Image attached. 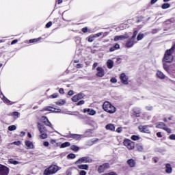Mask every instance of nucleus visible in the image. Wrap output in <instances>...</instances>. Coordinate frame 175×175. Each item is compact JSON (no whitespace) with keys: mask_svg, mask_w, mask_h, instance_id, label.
<instances>
[{"mask_svg":"<svg viewBox=\"0 0 175 175\" xmlns=\"http://www.w3.org/2000/svg\"><path fill=\"white\" fill-rule=\"evenodd\" d=\"M17 42H18V40H14L12 41L11 44H16V43H17Z\"/></svg>","mask_w":175,"mask_h":175,"instance_id":"61","label":"nucleus"},{"mask_svg":"<svg viewBox=\"0 0 175 175\" xmlns=\"http://www.w3.org/2000/svg\"><path fill=\"white\" fill-rule=\"evenodd\" d=\"M110 81H111V83H117V79L113 77L111 79Z\"/></svg>","mask_w":175,"mask_h":175,"instance_id":"51","label":"nucleus"},{"mask_svg":"<svg viewBox=\"0 0 175 175\" xmlns=\"http://www.w3.org/2000/svg\"><path fill=\"white\" fill-rule=\"evenodd\" d=\"M172 172H173V168H172V165L170 163L165 164V173L167 174H172Z\"/></svg>","mask_w":175,"mask_h":175,"instance_id":"17","label":"nucleus"},{"mask_svg":"<svg viewBox=\"0 0 175 175\" xmlns=\"http://www.w3.org/2000/svg\"><path fill=\"white\" fill-rule=\"evenodd\" d=\"M40 137L42 139H47V133H41Z\"/></svg>","mask_w":175,"mask_h":175,"instance_id":"41","label":"nucleus"},{"mask_svg":"<svg viewBox=\"0 0 175 175\" xmlns=\"http://www.w3.org/2000/svg\"><path fill=\"white\" fill-rule=\"evenodd\" d=\"M175 46H172L170 50H167L166 53H165L163 61L164 62L171 63L173 62V50H174Z\"/></svg>","mask_w":175,"mask_h":175,"instance_id":"1","label":"nucleus"},{"mask_svg":"<svg viewBox=\"0 0 175 175\" xmlns=\"http://www.w3.org/2000/svg\"><path fill=\"white\" fill-rule=\"evenodd\" d=\"M53 109V107H44L42 110V111H51L52 109Z\"/></svg>","mask_w":175,"mask_h":175,"instance_id":"38","label":"nucleus"},{"mask_svg":"<svg viewBox=\"0 0 175 175\" xmlns=\"http://www.w3.org/2000/svg\"><path fill=\"white\" fill-rule=\"evenodd\" d=\"M96 142H99V139L96 138L94 139H92L90 146H92V144H95V143H96Z\"/></svg>","mask_w":175,"mask_h":175,"instance_id":"44","label":"nucleus"},{"mask_svg":"<svg viewBox=\"0 0 175 175\" xmlns=\"http://www.w3.org/2000/svg\"><path fill=\"white\" fill-rule=\"evenodd\" d=\"M170 140H175V135L174 134H172L171 135H170Z\"/></svg>","mask_w":175,"mask_h":175,"instance_id":"52","label":"nucleus"},{"mask_svg":"<svg viewBox=\"0 0 175 175\" xmlns=\"http://www.w3.org/2000/svg\"><path fill=\"white\" fill-rule=\"evenodd\" d=\"M9 162H10V163H12V165H20L19 161H17L13 159H10Z\"/></svg>","mask_w":175,"mask_h":175,"instance_id":"26","label":"nucleus"},{"mask_svg":"<svg viewBox=\"0 0 175 175\" xmlns=\"http://www.w3.org/2000/svg\"><path fill=\"white\" fill-rule=\"evenodd\" d=\"M143 38H144V35L142 34V33H139L137 36V40L139 42V40H142L143 39Z\"/></svg>","mask_w":175,"mask_h":175,"instance_id":"37","label":"nucleus"},{"mask_svg":"<svg viewBox=\"0 0 175 175\" xmlns=\"http://www.w3.org/2000/svg\"><path fill=\"white\" fill-rule=\"evenodd\" d=\"M67 158L68 159H75V158H76V154H75L73 153H70V154H68Z\"/></svg>","mask_w":175,"mask_h":175,"instance_id":"31","label":"nucleus"},{"mask_svg":"<svg viewBox=\"0 0 175 175\" xmlns=\"http://www.w3.org/2000/svg\"><path fill=\"white\" fill-rule=\"evenodd\" d=\"M136 149H137L139 152H142V151H143V146H142V145H137V146H136Z\"/></svg>","mask_w":175,"mask_h":175,"instance_id":"36","label":"nucleus"},{"mask_svg":"<svg viewBox=\"0 0 175 175\" xmlns=\"http://www.w3.org/2000/svg\"><path fill=\"white\" fill-rule=\"evenodd\" d=\"M132 140L136 141V140H139L140 139V137L138 135H133L131 137Z\"/></svg>","mask_w":175,"mask_h":175,"instance_id":"40","label":"nucleus"},{"mask_svg":"<svg viewBox=\"0 0 175 175\" xmlns=\"http://www.w3.org/2000/svg\"><path fill=\"white\" fill-rule=\"evenodd\" d=\"M80 135L78 134H73L71 135V137H72L73 139H80Z\"/></svg>","mask_w":175,"mask_h":175,"instance_id":"43","label":"nucleus"},{"mask_svg":"<svg viewBox=\"0 0 175 175\" xmlns=\"http://www.w3.org/2000/svg\"><path fill=\"white\" fill-rule=\"evenodd\" d=\"M134 44H135V40H133V38H130L126 42L125 46L128 49H131V47H133Z\"/></svg>","mask_w":175,"mask_h":175,"instance_id":"13","label":"nucleus"},{"mask_svg":"<svg viewBox=\"0 0 175 175\" xmlns=\"http://www.w3.org/2000/svg\"><path fill=\"white\" fill-rule=\"evenodd\" d=\"M49 145H50V143H49V142H44V147H49Z\"/></svg>","mask_w":175,"mask_h":175,"instance_id":"59","label":"nucleus"},{"mask_svg":"<svg viewBox=\"0 0 175 175\" xmlns=\"http://www.w3.org/2000/svg\"><path fill=\"white\" fill-rule=\"evenodd\" d=\"M128 38H129V36L126 34L125 36H116L113 40L114 42H118V40H125V39H128Z\"/></svg>","mask_w":175,"mask_h":175,"instance_id":"14","label":"nucleus"},{"mask_svg":"<svg viewBox=\"0 0 175 175\" xmlns=\"http://www.w3.org/2000/svg\"><path fill=\"white\" fill-rule=\"evenodd\" d=\"M96 76H98V77H103V76H105V70H103L102 67H98L96 68Z\"/></svg>","mask_w":175,"mask_h":175,"instance_id":"12","label":"nucleus"},{"mask_svg":"<svg viewBox=\"0 0 175 175\" xmlns=\"http://www.w3.org/2000/svg\"><path fill=\"white\" fill-rule=\"evenodd\" d=\"M66 175H72V171L68 170L66 172Z\"/></svg>","mask_w":175,"mask_h":175,"instance_id":"60","label":"nucleus"},{"mask_svg":"<svg viewBox=\"0 0 175 175\" xmlns=\"http://www.w3.org/2000/svg\"><path fill=\"white\" fill-rule=\"evenodd\" d=\"M0 96L4 103H6L7 105H9V103H10L11 101L8 99V98H6L5 95H3V94L1 93Z\"/></svg>","mask_w":175,"mask_h":175,"instance_id":"21","label":"nucleus"},{"mask_svg":"<svg viewBox=\"0 0 175 175\" xmlns=\"http://www.w3.org/2000/svg\"><path fill=\"white\" fill-rule=\"evenodd\" d=\"M76 68H77V69H80V68H83V64H77Z\"/></svg>","mask_w":175,"mask_h":175,"instance_id":"57","label":"nucleus"},{"mask_svg":"<svg viewBox=\"0 0 175 175\" xmlns=\"http://www.w3.org/2000/svg\"><path fill=\"white\" fill-rule=\"evenodd\" d=\"M92 160L88 157H81L75 162V165H80L81 163H91Z\"/></svg>","mask_w":175,"mask_h":175,"instance_id":"4","label":"nucleus"},{"mask_svg":"<svg viewBox=\"0 0 175 175\" xmlns=\"http://www.w3.org/2000/svg\"><path fill=\"white\" fill-rule=\"evenodd\" d=\"M51 99H55V98H58V93H54L53 94L49 96Z\"/></svg>","mask_w":175,"mask_h":175,"instance_id":"39","label":"nucleus"},{"mask_svg":"<svg viewBox=\"0 0 175 175\" xmlns=\"http://www.w3.org/2000/svg\"><path fill=\"white\" fill-rule=\"evenodd\" d=\"M92 124L93 125L94 128H98V124L95 122H92Z\"/></svg>","mask_w":175,"mask_h":175,"instance_id":"55","label":"nucleus"},{"mask_svg":"<svg viewBox=\"0 0 175 175\" xmlns=\"http://www.w3.org/2000/svg\"><path fill=\"white\" fill-rule=\"evenodd\" d=\"M69 146H70V142H64V143L61 144L60 148H66V147H69Z\"/></svg>","mask_w":175,"mask_h":175,"instance_id":"27","label":"nucleus"},{"mask_svg":"<svg viewBox=\"0 0 175 175\" xmlns=\"http://www.w3.org/2000/svg\"><path fill=\"white\" fill-rule=\"evenodd\" d=\"M82 31L85 33L88 32V29L87 27H84L82 29Z\"/></svg>","mask_w":175,"mask_h":175,"instance_id":"58","label":"nucleus"},{"mask_svg":"<svg viewBox=\"0 0 175 175\" xmlns=\"http://www.w3.org/2000/svg\"><path fill=\"white\" fill-rule=\"evenodd\" d=\"M59 94H64V88H60L59 90Z\"/></svg>","mask_w":175,"mask_h":175,"instance_id":"64","label":"nucleus"},{"mask_svg":"<svg viewBox=\"0 0 175 175\" xmlns=\"http://www.w3.org/2000/svg\"><path fill=\"white\" fill-rule=\"evenodd\" d=\"M156 128H159L160 129H163V131H165V132H167V133H172V129L167 128L166 126V124L162 122L157 123Z\"/></svg>","mask_w":175,"mask_h":175,"instance_id":"5","label":"nucleus"},{"mask_svg":"<svg viewBox=\"0 0 175 175\" xmlns=\"http://www.w3.org/2000/svg\"><path fill=\"white\" fill-rule=\"evenodd\" d=\"M88 165L87 164H81L78 165V168L82 170H88Z\"/></svg>","mask_w":175,"mask_h":175,"instance_id":"23","label":"nucleus"},{"mask_svg":"<svg viewBox=\"0 0 175 175\" xmlns=\"http://www.w3.org/2000/svg\"><path fill=\"white\" fill-rule=\"evenodd\" d=\"M57 170H59V168L58 167V166L51 165L44 171V175L55 174Z\"/></svg>","mask_w":175,"mask_h":175,"instance_id":"3","label":"nucleus"},{"mask_svg":"<svg viewBox=\"0 0 175 175\" xmlns=\"http://www.w3.org/2000/svg\"><path fill=\"white\" fill-rule=\"evenodd\" d=\"M124 145L128 150H133L135 148V143L129 139L124 140Z\"/></svg>","mask_w":175,"mask_h":175,"instance_id":"6","label":"nucleus"},{"mask_svg":"<svg viewBox=\"0 0 175 175\" xmlns=\"http://www.w3.org/2000/svg\"><path fill=\"white\" fill-rule=\"evenodd\" d=\"M12 115L14 116L15 117H16V118H18V117H20V113L15 111L12 113Z\"/></svg>","mask_w":175,"mask_h":175,"instance_id":"48","label":"nucleus"},{"mask_svg":"<svg viewBox=\"0 0 175 175\" xmlns=\"http://www.w3.org/2000/svg\"><path fill=\"white\" fill-rule=\"evenodd\" d=\"M38 129L40 132V133H44L47 132V129L46 127H44L43 125H42L40 123L38 124Z\"/></svg>","mask_w":175,"mask_h":175,"instance_id":"18","label":"nucleus"},{"mask_svg":"<svg viewBox=\"0 0 175 175\" xmlns=\"http://www.w3.org/2000/svg\"><path fill=\"white\" fill-rule=\"evenodd\" d=\"M105 128L106 129H107V131H116V126L113 124H109L106 125Z\"/></svg>","mask_w":175,"mask_h":175,"instance_id":"19","label":"nucleus"},{"mask_svg":"<svg viewBox=\"0 0 175 175\" xmlns=\"http://www.w3.org/2000/svg\"><path fill=\"white\" fill-rule=\"evenodd\" d=\"M139 131L144 133H150L151 131H150V129H148V126H139L138 127Z\"/></svg>","mask_w":175,"mask_h":175,"instance_id":"10","label":"nucleus"},{"mask_svg":"<svg viewBox=\"0 0 175 175\" xmlns=\"http://www.w3.org/2000/svg\"><path fill=\"white\" fill-rule=\"evenodd\" d=\"M96 66H98V63H94L93 64L92 69H95Z\"/></svg>","mask_w":175,"mask_h":175,"instance_id":"63","label":"nucleus"},{"mask_svg":"<svg viewBox=\"0 0 175 175\" xmlns=\"http://www.w3.org/2000/svg\"><path fill=\"white\" fill-rule=\"evenodd\" d=\"M137 36V31H135L133 32V36L131 37V39H133L135 40L136 39Z\"/></svg>","mask_w":175,"mask_h":175,"instance_id":"45","label":"nucleus"},{"mask_svg":"<svg viewBox=\"0 0 175 175\" xmlns=\"http://www.w3.org/2000/svg\"><path fill=\"white\" fill-rule=\"evenodd\" d=\"M102 35H103V33L100 32V33H97L96 34H94V38H99L100 36H102Z\"/></svg>","mask_w":175,"mask_h":175,"instance_id":"42","label":"nucleus"},{"mask_svg":"<svg viewBox=\"0 0 175 175\" xmlns=\"http://www.w3.org/2000/svg\"><path fill=\"white\" fill-rule=\"evenodd\" d=\"M51 25H53V23L51 21L49 22L46 25V28H50V27H51Z\"/></svg>","mask_w":175,"mask_h":175,"instance_id":"50","label":"nucleus"},{"mask_svg":"<svg viewBox=\"0 0 175 175\" xmlns=\"http://www.w3.org/2000/svg\"><path fill=\"white\" fill-rule=\"evenodd\" d=\"M120 79L122 84H124V85H128V84H129V82H128L129 77H128V76H126L125 73H122L120 76Z\"/></svg>","mask_w":175,"mask_h":175,"instance_id":"7","label":"nucleus"},{"mask_svg":"<svg viewBox=\"0 0 175 175\" xmlns=\"http://www.w3.org/2000/svg\"><path fill=\"white\" fill-rule=\"evenodd\" d=\"M157 76L159 77V79H165V75H163V72L161 71H157Z\"/></svg>","mask_w":175,"mask_h":175,"instance_id":"24","label":"nucleus"},{"mask_svg":"<svg viewBox=\"0 0 175 175\" xmlns=\"http://www.w3.org/2000/svg\"><path fill=\"white\" fill-rule=\"evenodd\" d=\"M74 92L73 90H70L68 92V95H69L70 96H72V95H73Z\"/></svg>","mask_w":175,"mask_h":175,"instance_id":"56","label":"nucleus"},{"mask_svg":"<svg viewBox=\"0 0 175 175\" xmlns=\"http://www.w3.org/2000/svg\"><path fill=\"white\" fill-rule=\"evenodd\" d=\"M110 167V165L109 163H105L98 167V173H103L107 169Z\"/></svg>","mask_w":175,"mask_h":175,"instance_id":"9","label":"nucleus"},{"mask_svg":"<svg viewBox=\"0 0 175 175\" xmlns=\"http://www.w3.org/2000/svg\"><path fill=\"white\" fill-rule=\"evenodd\" d=\"M127 165L129 166V167H136V161H135L133 159H130L126 161Z\"/></svg>","mask_w":175,"mask_h":175,"instance_id":"15","label":"nucleus"},{"mask_svg":"<svg viewBox=\"0 0 175 175\" xmlns=\"http://www.w3.org/2000/svg\"><path fill=\"white\" fill-rule=\"evenodd\" d=\"M113 47H114L115 50H118V49H120V44H116Z\"/></svg>","mask_w":175,"mask_h":175,"instance_id":"54","label":"nucleus"},{"mask_svg":"<svg viewBox=\"0 0 175 175\" xmlns=\"http://www.w3.org/2000/svg\"><path fill=\"white\" fill-rule=\"evenodd\" d=\"M71 150H72V151H76V152H77V151H79V150H80V148H79V147L77 146L76 145H72V146H71Z\"/></svg>","mask_w":175,"mask_h":175,"instance_id":"30","label":"nucleus"},{"mask_svg":"<svg viewBox=\"0 0 175 175\" xmlns=\"http://www.w3.org/2000/svg\"><path fill=\"white\" fill-rule=\"evenodd\" d=\"M84 103H85V101H84V100H81L77 103V106H81V105H84Z\"/></svg>","mask_w":175,"mask_h":175,"instance_id":"46","label":"nucleus"},{"mask_svg":"<svg viewBox=\"0 0 175 175\" xmlns=\"http://www.w3.org/2000/svg\"><path fill=\"white\" fill-rule=\"evenodd\" d=\"M25 146L27 147V150L33 148V143L31 141H26Z\"/></svg>","mask_w":175,"mask_h":175,"instance_id":"22","label":"nucleus"},{"mask_svg":"<svg viewBox=\"0 0 175 175\" xmlns=\"http://www.w3.org/2000/svg\"><path fill=\"white\" fill-rule=\"evenodd\" d=\"M66 103V100H60L59 101H57L55 103L56 105H57V106H64V105H65Z\"/></svg>","mask_w":175,"mask_h":175,"instance_id":"25","label":"nucleus"},{"mask_svg":"<svg viewBox=\"0 0 175 175\" xmlns=\"http://www.w3.org/2000/svg\"><path fill=\"white\" fill-rule=\"evenodd\" d=\"M116 132H118V133H121V132H122V129L121 127H118L116 129Z\"/></svg>","mask_w":175,"mask_h":175,"instance_id":"53","label":"nucleus"},{"mask_svg":"<svg viewBox=\"0 0 175 175\" xmlns=\"http://www.w3.org/2000/svg\"><path fill=\"white\" fill-rule=\"evenodd\" d=\"M94 40H95V37H94V35H92L88 38V42H90V43Z\"/></svg>","mask_w":175,"mask_h":175,"instance_id":"33","label":"nucleus"},{"mask_svg":"<svg viewBox=\"0 0 175 175\" xmlns=\"http://www.w3.org/2000/svg\"><path fill=\"white\" fill-rule=\"evenodd\" d=\"M85 95L83 93H79L78 94L75 95L72 98V102H77L79 100H80V99H83L84 98Z\"/></svg>","mask_w":175,"mask_h":175,"instance_id":"11","label":"nucleus"},{"mask_svg":"<svg viewBox=\"0 0 175 175\" xmlns=\"http://www.w3.org/2000/svg\"><path fill=\"white\" fill-rule=\"evenodd\" d=\"M16 129H17V126H16V125H11L8 126V131H16Z\"/></svg>","mask_w":175,"mask_h":175,"instance_id":"32","label":"nucleus"},{"mask_svg":"<svg viewBox=\"0 0 175 175\" xmlns=\"http://www.w3.org/2000/svg\"><path fill=\"white\" fill-rule=\"evenodd\" d=\"M11 144H14L15 146H21V141H16V142L12 143Z\"/></svg>","mask_w":175,"mask_h":175,"instance_id":"47","label":"nucleus"},{"mask_svg":"<svg viewBox=\"0 0 175 175\" xmlns=\"http://www.w3.org/2000/svg\"><path fill=\"white\" fill-rule=\"evenodd\" d=\"M103 109L107 113H110V114H113V113H116L117 110L114 106L111 105L109 101H105L103 105Z\"/></svg>","mask_w":175,"mask_h":175,"instance_id":"2","label":"nucleus"},{"mask_svg":"<svg viewBox=\"0 0 175 175\" xmlns=\"http://www.w3.org/2000/svg\"><path fill=\"white\" fill-rule=\"evenodd\" d=\"M44 125H46V126H50L51 128L53 126V124H51V122L48 120L44 122Z\"/></svg>","mask_w":175,"mask_h":175,"instance_id":"35","label":"nucleus"},{"mask_svg":"<svg viewBox=\"0 0 175 175\" xmlns=\"http://www.w3.org/2000/svg\"><path fill=\"white\" fill-rule=\"evenodd\" d=\"M42 38H34V39H31L29 40V43H36V42H39Z\"/></svg>","mask_w":175,"mask_h":175,"instance_id":"29","label":"nucleus"},{"mask_svg":"<svg viewBox=\"0 0 175 175\" xmlns=\"http://www.w3.org/2000/svg\"><path fill=\"white\" fill-rule=\"evenodd\" d=\"M134 113L136 117H140V109H134Z\"/></svg>","mask_w":175,"mask_h":175,"instance_id":"28","label":"nucleus"},{"mask_svg":"<svg viewBox=\"0 0 175 175\" xmlns=\"http://www.w3.org/2000/svg\"><path fill=\"white\" fill-rule=\"evenodd\" d=\"M9 174V167L0 164V175H8Z\"/></svg>","mask_w":175,"mask_h":175,"instance_id":"8","label":"nucleus"},{"mask_svg":"<svg viewBox=\"0 0 175 175\" xmlns=\"http://www.w3.org/2000/svg\"><path fill=\"white\" fill-rule=\"evenodd\" d=\"M162 9H169L170 8V4L169 3H163L161 6Z\"/></svg>","mask_w":175,"mask_h":175,"instance_id":"34","label":"nucleus"},{"mask_svg":"<svg viewBox=\"0 0 175 175\" xmlns=\"http://www.w3.org/2000/svg\"><path fill=\"white\" fill-rule=\"evenodd\" d=\"M146 110L151 111V110H152V107L147 106V107H146Z\"/></svg>","mask_w":175,"mask_h":175,"instance_id":"62","label":"nucleus"},{"mask_svg":"<svg viewBox=\"0 0 175 175\" xmlns=\"http://www.w3.org/2000/svg\"><path fill=\"white\" fill-rule=\"evenodd\" d=\"M83 113H88L89 116H95V114H96V111L95 110L91 109L90 108L84 109Z\"/></svg>","mask_w":175,"mask_h":175,"instance_id":"16","label":"nucleus"},{"mask_svg":"<svg viewBox=\"0 0 175 175\" xmlns=\"http://www.w3.org/2000/svg\"><path fill=\"white\" fill-rule=\"evenodd\" d=\"M47 120H49V119L47 118V117L46 116H42V122L44 124V121L46 122Z\"/></svg>","mask_w":175,"mask_h":175,"instance_id":"49","label":"nucleus"},{"mask_svg":"<svg viewBox=\"0 0 175 175\" xmlns=\"http://www.w3.org/2000/svg\"><path fill=\"white\" fill-rule=\"evenodd\" d=\"M107 66L108 69H112V68L114 66V62L111 59H108L107 62Z\"/></svg>","mask_w":175,"mask_h":175,"instance_id":"20","label":"nucleus"}]
</instances>
